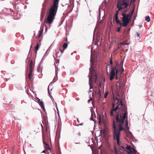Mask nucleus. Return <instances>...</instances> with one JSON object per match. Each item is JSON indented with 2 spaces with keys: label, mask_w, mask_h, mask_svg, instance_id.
<instances>
[{
  "label": "nucleus",
  "mask_w": 154,
  "mask_h": 154,
  "mask_svg": "<svg viewBox=\"0 0 154 154\" xmlns=\"http://www.w3.org/2000/svg\"><path fill=\"white\" fill-rule=\"evenodd\" d=\"M129 131V133L130 134H131V135H132V134L131 133L130 131Z\"/></svg>",
  "instance_id": "40"
},
{
  "label": "nucleus",
  "mask_w": 154,
  "mask_h": 154,
  "mask_svg": "<svg viewBox=\"0 0 154 154\" xmlns=\"http://www.w3.org/2000/svg\"><path fill=\"white\" fill-rule=\"evenodd\" d=\"M126 145H125V146H121V147L123 149L126 151V149L128 147H129V146H128L127 145H126Z\"/></svg>",
  "instance_id": "13"
},
{
  "label": "nucleus",
  "mask_w": 154,
  "mask_h": 154,
  "mask_svg": "<svg viewBox=\"0 0 154 154\" xmlns=\"http://www.w3.org/2000/svg\"><path fill=\"white\" fill-rule=\"evenodd\" d=\"M57 110H58V108L57 107Z\"/></svg>",
  "instance_id": "56"
},
{
  "label": "nucleus",
  "mask_w": 154,
  "mask_h": 154,
  "mask_svg": "<svg viewBox=\"0 0 154 154\" xmlns=\"http://www.w3.org/2000/svg\"><path fill=\"white\" fill-rule=\"evenodd\" d=\"M107 94H108V92H107L104 95V97L105 98H106V97L107 96Z\"/></svg>",
  "instance_id": "24"
},
{
  "label": "nucleus",
  "mask_w": 154,
  "mask_h": 154,
  "mask_svg": "<svg viewBox=\"0 0 154 154\" xmlns=\"http://www.w3.org/2000/svg\"><path fill=\"white\" fill-rule=\"evenodd\" d=\"M112 109H114V107H115V105L113 103V104H112Z\"/></svg>",
  "instance_id": "34"
},
{
  "label": "nucleus",
  "mask_w": 154,
  "mask_h": 154,
  "mask_svg": "<svg viewBox=\"0 0 154 154\" xmlns=\"http://www.w3.org/2000/svg\"><path fill=\"white\" fill-rule=\"evenodd\" d=\"M117 103L121 105V106L123 107V109L120 113V115H118L116 117L118 125L119 128V130H117L116 125V122L115 121H113V132H112L113 138L115 140L117 141V143L119 145H120V131L122 130H129V128L128 126V122L127 119L125 120V127L123 128L124 120L127 116L128 112L127 108L126 106L123 105L122 100L120 101V99L118 97L116 99Z\"/></svg>",
  "instance_id": "1"
},
{
  "label": "nucleus",
  "mask_w": 154,
  "mask_h": 154,
  "mask_svg": "<svg viewBox=\"0 0 154 154\" xmlns=\"http://www.w3.org/2000/svg\"><path fill=\"white\" fill-rule=\"evenodd\" d=\"M42 153H46V151H45V150H43L42 151Z\"/></svg>",
  "instance_id": "36"
},
{
  "label": "nucleus",
  "mask_w": 154,
  "mask_h": 154,
  "mask_svg": "<svg viewBox=\"0 0 154 154\" xmlns=\"http://www.w3.org/2000/svg\"><path fill=\"white\" fill-rule=\"evenodd\" d=\"M79 143H75V144H79Z\"/></svg>",
  "instance_id": "51"
},
{
  "label": "nucleus",
  "mask_w": 154,
  "mask_h": 154,
  "mask_svg": "<svg viewBox=\"0 0 154 154\" xmlns=\"http://www.w3.org/2000/svg\"><path fill=\"white\" fill-rule=\"evenodd\" d=\"M43 31V29H42V30L40 31L39 34V38L42 35Z\"/></svg>",
  "instance_id": "17"
},
{
  "label": "nucleus",
  "mask_w": 154,
  "mask_h": 154,
  "mask_svg": "<svg viewBox=\"0 0 154 154\" xmlns=\"http://www.w3.org/2000/svg\"><path fill=\"white\" fill-rule=\"evenodd\" d=\"M112 60H111L110 61V64H112Z\"/></svg>",
  "instance_id": "41"
},
{
  "label": "nucleus",
  "mask_w": 154,
  "mask_h": 154,
  "mask_svg": "<svg viewBox=\"0 0 154 154\" xmlns=\"http://www.w3.org/2000/svg\"><path fill=\"white\" fill-rule=\"evenodd\" d=\"M134 11V9L132 10V12H131V15H132Z\"/></svg>",
  "instance_id": "31"
},
{
  "label": "nucleus",
  "mask_w": 154,
  "mask_h": 154,
  "mask_svg": "<svg viewBox=\"0 0 154 154\" xmlns=\"http://www.w3.org/2000/svg\"><path fill=\"white\" fill-rule=\"evenodd\" d=\"M124 71V70L123 69H122V72H123Z\"/></svg>",
  "instance_id": "47"
},
{
  "label": "nucleus",
  "mask_w": 154,
  "mask_h": 154,
  "mask_svg": "<svg viewBox=\"0 0 154 154\" xmlns=\"http://www.w3.org/2000/svg\"><path fill=\"white\" fill-rule=\"evenodd\" d=\"M102 11H103V12L104 13V16H103V17H102V18H103L104 17V14H105V11H104L103 10V9H102Z\"/></svg>",
  "instance_id": "30"
},
{
  "label": "nucleus",
  "mask_w": 154,
  "mask_h": 154,
  "mask_svg": "<svg viewBox=\"0 0 154 154\" xmlns=\"http://www.w3.org/2000/svg\"><path fill=\"white\" fill-rule=\"evenodd\" d=\"M43 143L45 144L46 145L45 147L46 149H50V148L48 144L46 143L45 142H43Z\"/></svg>",
  "instance_id": "16"
},
{
  "label": "nucleus",
  "mask_w": 154,
  "mask_h": 154,
  "mask_svg": "<svg viewBox=\"0 0 154 154\" xmlns=\"http://www.w3.org/2000/svg\"><path fill=\"white\" fill-rule=\"evenodd\" d=\"M55 104H56V106H57V103H55Z\"/></svg>",
  "instance_id": "53"
},
{
  "label": "nucleus",
  "mask_w": 154,
  "mask_h": 154,
  "mask_svg": "<svg viewBox=\"0 0 154 154\" xmlns=\"http://www.w3.org/2000/svg\"><path fill=\"white\" fill-rule=\"evenodd\" d=\"M132 0H119L117 5V10L119 11L127 8L128 5Z\"/></svg>",
  "instance_id": "4"
},
{
  "label": "nucleus",
  "mask_w": 154,
  "mask_h": 154,
  "mask_svg": "<svg viewBox=\"0 0 154 154\" xmlns=\"http://www.w3.org/2000/svg\"><path fill=\"white\" fill-rule=\"evenodd\" d=\"M91 63V67L90 68V74L88 76L89 77V84L90 85L89 91V93L91 94V92H92L91 89H93V87L91 84V81L94 79H97L96 73L95 70L94 69V63L93 61V60L91 56V59L90 60Z\"/></svg>",
  "instance_id": "3"
},
{
  "label": "nucleus",
  "mask_w": 154,
  "mask_h": 154,
  "mask_svg": "<svg viewBox=\"0 0 154 154\" xmlns=\"http://www.w3.org/2000/svg\"><path fill=\"white\" fill-rule=\"evenodd\" d=\"M120 44L122 45H123V44H124V43H123V42H121V43H120Z\"/></svg>",
  "instance_id": "42"
},
{
  "label": "nucleus",
  "mask_w": 154,
  "mask_h": 154,
  "mask_svg": "<svg viewBox=\"0 0 154 154\" xmlns=\"http://www.w3.org/2000/svg\"><path fill=\"white\" fill-rule=\"evenodd\" d=\"M60 51L61 53H62L63 52L64 50H63L62 51V50H61L60 49Z\"/></svg>",
  "instance_id": "35"
},
{
  "label": "nucleus",
  "mask_w": 154,
  "mask_h": 154,
  "mask_svg": "<svg viewBox=\"0 0 154 154\" xmlns=\"http://www.w3.org/2000/svg\"><path fill=\"white\" fill-rule=\"evenodd\" d=\"M101 121V119H100V117L99 118V122L100 123Z\"/></svg>",
  "instance_id": "39"
},
{
  "label": "nucleus",
  "mask_w": 154,
  "mask_h": 154,
  "mask_svg": "<svg viewBox=\"0 0 154 154\" xmlns=\"http://www.w3.org/2000/svg\"><path fill=\"white\" fill-rule=\"evenodd\" d=\"M119 108V110L118 113L117 114L116 116L119 114V115H120V113L121 112L120 111H121L123 109V107L122 106H121V105H120V104L117 103V106L116 107L115 109L114 108V110H113L114 111H116Z\"/></svg>",
  "instance_id": "9"
},
{
  "label": "nucleus",
  "mask_w": 154,
  "mask_h": 154,
  "mask_svg": "<svg viewBox=\"0 0 154 154\" xmlns=\"http://www.w3.org/2000/svg\"><path fill=\"white\" fill-rule=\"evenodd\" d=\"M48 50H49V49H48L47 51H46V52L45 53V55H44V56H46V54L47 53V51H48Z\"/></svg>",
  "instance_id": "37"
},
{
  "label": "nucleus",
  "mask_w": 154,
  "mask_h": 154,
  "mask_svg": "<svg viewBox=\"0 0 154 154\" xmlns=\"http://www.w3.org/2000/svg\"><path fill=\"white\" fill-rule=\"evenodd\" d=\"M131 12H130V13H129V14H127V15H128V16H129V17H131V16H132V15H131Z\"/></svg>",
  "instance_id": "27"
},
{
  "label": "nucleus",
  "mask_w": 154,
  "mask_h": 154,
  "mask_svg": "<svg viewBox=\"0 0 154 154\" xmlns=\"http://www.w3.org/2000/svg\"><path fill=\"white\" fill-rule=\"evenodd\" d=\"M123 16L122 18V21L123 23L122 26H127L128 24L129 23L131 18L128 16V15H122Z\"/></svg>",
  "instance_id": "5"
},
{
  "label": "nucleus",
  "mask_w": 154,
  "mask_h": 154,
  "mask_svg": "<svg viewBox=\"0 0 154 154\" xmlns=\"http://www.w3.org/2000/svg\"><path fill=\"white\" fill-rule=\"evenodd\" d=\"M123 43H124L125 45H128L130 44L127 41L123 42Z\"/></svg>",
  "instance_id": "22"
},
{
  "label": "nucleus",
  "mask_w": 154,
  "mask_h": 154,
  "mask_svg": "<svg viewBox=\"0 0 154 154\" xmlns=\"http://www.w3.org/2000/svg\"><path fill=\"white\" fill-rule=\"evenodd\" d=\"M59 2V0H54L53 4L49 9L47 20L48 23L50 24L52 22L56 14Z\"/></svg>",
  "instance_id": "2"
},
{
  "label": "nucleus",
  "mask_w": 154,
  "mask_h": 154,
  "mask_svg": "<svg viewBox=\"0 0 154 154\" xmlns=\"http://www.w3.org/2000/svg\"><path fill=\"white\" fill-rule=\"evenodd\" d=\"M114 150L115 151V152H117V151L116 148V147H115L114 148Z\"/></svg>",
  "instance_id": "32"
},
{
  "label": "nucleus",
  "mask_w": 154,
  "mask_h": 154,
  "mask_svg": "<svg viewBox=\"0 0 154 154\" xmlns=\"http://www.w3.org/2000/svg\"><path fill=\"white\" fill-rule=\"evenodd\" d=\"M52 100L53 102V101L54 100V99L52 97Z\"/></svg>",
  "instance_id": "45"
},
{
  "label": "nucleus",
  "mask_w": 154,
  "mask_h": 154,
  "mask_svg": "<svg viewBox=\"0 0 154 154\" xmlns=\"http://www.w3.org/2000/svg\"><path fill=\"white\" fill-rule=\"evenodd\" d=\"M39 48V44H38L35 47V50L37 51L38 50Z\"/></svg>",
  "instance_id": "21"
},
{
  "label": "nucleus",
  "mask_w": 154,
  "mask_h": 154,
  "mask_svg": "<svg viewBox=\"0 0 154 154\" xmlns=\"http://www.w3.org/2000/svg\"><path fill=\"white\" fill-rule=\"evenodd\" d=\"M117 70L116 69V67H113L111 69V72L110 73L107 72L108 75H110V80H112L114 78V76L115 75V70L116 72V70Z\"/></svg>",
  "instance_id": "6"
},
{
  "label": "nucleus",
  "mask_w": 154,
  "mask_h": 154,
  "mask_svg": "<svg viewBox=\"0 0 154 154\" xmlns=\"http://www.w3.org/2000/svg\"><path fill=\"white\" fill-rule=\"evenodd\" d=\"M116 13L115 15V19L116 22L117 23H119L120 25H122V23L120 21V20H119L118 17V14L119 13V11H116Z\"/></svg>",
  "instance_id": "10"
},
{
  "label": "nucleus",
  "mask_w": 154,
  "mask_h": 154,
  "mask_svg": "<svg viewBox=\"0 0 154 154\" xmlns=\"http://www.w3.org/2000/svg\"><path fill=\"white\" fill-rule=\"evenodd\" d=\"M48 92L49 94H50V93H49V88H48Z\"/></svg>",
  "instance_id": "43"
},
{
  "label": "nucleus",
  "mask_w": 154,
  "mask_h": 154,
  "mask_svg": "<svg viewBox=\"0 0 154 154\" xmlns=\"http://www.w3.org/2000/svg\"><path fill=\"white\" fill-rule=\"evenodd\" d=\"M40 105L41 106L44 110L45 109V106L44 105V102L42 101H41L40 102Z\"/></svg>",
  "instance_id": "12"
},
{
  "label": "nucleus",
  "mask_w": 154,
  "mask_h": 154,
  "mask_svg": "<svg viewBox=\"0 0 154 154\" xmlns=\"http://www.w3.org/2000/svg\"><path fill=\"white\" fill-rule=\"evenodd\" d=\"M118 72V70H116V79H117V74Z\"/></svg>",
  "instance_id": "26"
},
{
  "label": "nucleus",
  "mask_w": 154,
  "mask_h": 154,
  "mask_svg": "<svg viewBox=\"0 0 154 154\" xmlns=\"http://www.w3.org/2000/svg\"><path fill=\"white\" fill-rule=\"evenodd\" d=\"M137 35L138 37H139L140 36V34L138 32H137Z\"/></svg>",
  "instance_id": "38"
},
{
  "label": "nucleus",
  "mask_w": 154,
  "mask_h": 154,
  "mask_svg": "<svg viewBox=\"0 0 154 154\" xmlns=\"http://www.w3.org/2000/svg\"><path fill=\"white\" fill-rule=\"evenodd\" d=\"M78 135H79V136H80L81 135V134L80 133H78Z\"/></svg>",
  "instance_id": "46"
},
{
  "label": "nucleus",
  "mask_w": 154,
  "mask_h": 154,
  "mask_svg": "<svg viewBox=\"0 0 154 154\" xmlns=\"http://www.w3.org/2000/svg\"><path fill=\"white\" fill-rule=\"evenodd\" d=\"M92 100V98H91L88 100V103L90 102V101Z\"/></svg>",
  "instance_id": "28"
},
{
  "label": "nucleus",
  "mask_w": 154,
  "mask_h": 154,
  "mask_svg": "<svg viewBox=\"0 0 154 154\" xmlns=\"http://www.w3.org/2000/svg\"><path fill=\"white\" fill-rule=\"evenodd\" d=\"M114 110V109H112L110 110V114L111 115V116H113V112L114 111L113 110Z\"/></svg>",
  "instance_id": "18"
},
{
  "label": "nucleus",
  "mask_w": 154,
  "mask_h": 154,
  "mask_svg": "<svg viewBox=\"0 0 154 154\" xmlns=\"http://www.w3.org/2000/svg\"><path fill=\"white\" fill-rule=\"evenodd\" d=\"M128 11V10L127 9L126 10H124L122 12V15H126V13Z\"/></svg>",
  "instance_id": "20"
},
{
  "label": "nucleus",
  "mask_w": 154,
  "mask_h": 154,
  "mask_svg": "<svg viewBox=\"0 0 154 154\" xmlns=\"http://www.w3.org/2000/svg\"><path fill=\"white\" fill-rule=\"evenodd\" d=\"M94 35H93V40L94 39Z\"/></svg>",
  "instance_id": "52"
},
{
  "label": "nucleus",
  "mask_w": 154,
  "mask_h": 154,
  "mask_svg": "<svg viewBox=\"0 0 154 154\" xmlns=\"http://www.w3.org/2000/svg\"><path fill=\"white\" fill-rule=\"evenodd\" d=\"M82 125V123H81V124H79V125Z\"/></svg>",
  "instance_id": "50"
},
{
  "label": "nucleus",
  "mask_w": 154,
  "mask_h": 154,
  "mask_svg": "<svg viewBox=\"0 0 154 154\" xmlns=\"http://www.w3.org/2000/svg\"><path fill=\"white\" fill-rule=\"evenodd\" d=\"M47 0H45V2H46V1H47Z\"/></svg>",
  "instance_id": "54"
},
{
  "label": "nucleus",
  "mask_w": 154,
  "mask_h": 154,
  "mask_svg": "<svg viewBox=\"0 0 154 154\" xmlns=\"http://www.w3.org/2000/svg\"><path fill=\"white\" fill-rule=\"evenodd\" d=\"M60 69L57 67L56 66H55V72H56V75L57 77V78L56 79V78H54L53 79V81L54 82H56L57 80V74H58V71Z\"/></svg>",
  "instance_id": "11"
},
{
  "label": "nucleus",
  "mask_w": 154,
  "mask_h": 154,
  "mask_svg": "<svg viewBox=\"0 0 154 154\" xmlns=\"http://www.w3.org/2000/svg\"><path fill=\"white\" fill-rule=\"evenodd\" d=\"M45 8H44L43 7V8L42 9V14L43 13V12L44 11V10H45Z\"/></svg>",
  "instance_id": "33"
},
{
  "label": "nucleus",
  "mask_w": 154,
  "mask_h": 154,
  "mask_svg": "<svg viewBox=\"0 0 154 154\" xmlns=\"http://www.w3.org/2000/svg\"><path fill=\"white\" fill-rule=\"evenodd\" d=\"M29 67V74L28 78L29 79H31V76L32 75V72L33 69V62L32 60H31V62L30 63Z\"/></svg>",
  "instance_id": "7"
},
{
  "label": "nucleus",
  "mask_w": 154,
  "mask_h": 154,
  "mask_svg": "<svg viewBox=\"0 0 154 154\" xmlns=\"http://www.w3.org/2000/svg\"><path fill=\"white\" fill-rule=\"evenodd\" d=\"M135 1V0H133V1L134 2V1Z\"/></svg>",
  "instance_id": "55"
},
{
  "label": "nucleus",
  "mask_w": 154,
  "mask_h": 154,
  "mask_svg": "<svg viewBox=\"0 0 154 154\" xmlns=\"http://www.w3.org/2000/svg\"><path fill=\"white\" fill-rule=\"evenodd\" d=\"M68 46V45L66 43H64L63 45V47L64 49H66Z\"/></svg>",
  "instance_id": "15"
},
{
  "label": "nucleus",
  "mask_w": 154,
  "mask_h": 154,
  "mask_svg": "<svg viewBox=\"0 0 154 154\" xmlns=\"http://www.w3.org/2000/svg\"><path fill=\"white\" fill-rule=\"evenodd\" d=\"M38 101L39 102H40V101H41L39 99H38Z\"/></svg>",
  "instance_id": "48"
},
{
  "label": "nucleus",
  "mask_w": 154,
  "mask_h": 154,
  "mask_svg": "<svg viewBox=\"0 0 154 154\" xmlns=\"http://www.w3.org/2000/svg\"><path fill=\"white\" fill-rule=\"evenodd\" d=\"M145 20H146V21H147L148 22H149L150 21V17L149 16H147L146 17Z\"/></svg>",
  "instance_id": "19"
},
{
  "label": "nucleus",
  "mask_w": 154,
  "mask_h": 154,
  "mask_svg": "<svg viewBox=\"0 0 154 154\" xmlns=\"http://www.w3.org/2000/svg\"><path fill=\"white\" fill-rule=\"evenodd\" d=\"M91 118H90V119H91V120H93V118H92V112H91Z\"/></svg>",
  "instance_id": "29"
},
{
  "label": "nucleus",
  "mask_w": 154,
  "mask_h": 154,
  "mask_svg": "<svg viewBox=\"0 0 154 154\" xmlns=\"http://www.w3.org/2000/svg\"><path fill=\"white\" fill-rule=\"evenodd\" d=\"M115 154H118V152H115Z\"/></svg>",
  "instance_id": "49"
},
{
  "label": "nucleus",
  "mask_w": 154,
  "mask_h": 154,
  "mask_svg": "<svg viewBox=\"0 0 154 154\" xmlns=\"http://www.w3.org/2000/svg\"><path fill=\"white\" fill-rule=\"evenodd\" d=\"M126 152L129 154H134V152H135V150L134 148L129 146L127 148Z\"/></svg>",
  "instance_id": "8"
},
{
  "label": "nucleus",
  "mask_w": 154,
  "mask_h": 154,
  "mask_svg": "<svg viewBox=\"0 0 154 154\" xmlns=\"http://www.w3.org/2000/svg\"><path fill=\"white\" fill-rule=\"evenodd\" d=\"M101 9H100V8H99V16L100 17V16H101L100 12H101Z\"/></svg>",
  "instance_id": "23"
},
{
  "label": "nucleus",
  "mask_w": 154,
  "mask_h": 154,
  "mask_svg": "<svg viewBox=\"0 0 154 154\" xmlns=\"http://www.w3.org/2000/svg\"><path fill=\"white\" fill-rule=\"evenodd\" d=\"M121 27H118L117 28V30L116 31L117 32H119L120 31V29Z\"/></svg>",
  "instance_id": "25"
},
{
  "label": "nucleus",
  "mask_w": 154,
  "mask_h": 154,
  "mask_svg": "<svg viewBox=\"0 0 154 154\" xmlns=\"http://www.w3.org/2000/svg\"><path fill=\"white\" fill-rule=\"evenodd\" d=\"M142 26V25H140L139 26V27H140V28Z\"/></svg>",
  "instance_id": "44"
},
{
  "label": "nucleus",
  "mask_w": 154,
  "mask_h": 154,
  "mask_svg": "<svg viewBox=\"0 0 154 154\" xmlns=\"http://www.w3.org/2000/svg\"><path fill=\"white\" fill-rule=\"evenodd\" d=\"M106 131L105 129L101 130L100 131L101 133L105 134L106 133Z\"/></svg>",
  "instance_id": "14"
}]
</instances>
